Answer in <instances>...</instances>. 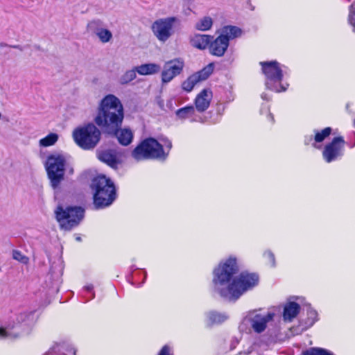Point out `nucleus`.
Masks as SVG:
<instances>
[{"mask_svg": "<svg viewBox=\"0 0 355 355\" xmlns=\"http://www.w3.org/2000/svg\"><path fill=\"white\" fill-rule=\"evenodd\" d=\"M261 98L263 99V100H268L269 98L267 97V95L266 94H263L261 95Z\"/></svg>", "mask_w": 355, "mask_h": 355, "instance_id": "nucleus-38", "label": "nucleus"}, {"mask_svg": "<svg viewBox=\"0 0 355 355\" xmlns=\"http://www.w3.org/2000/svg\"><path fill=\"white\" fill-rule=\"evenodd\" d=\"M264 256L269 260L271 266H275V259L274 254L270 251H267L264 253Z\"/></svg>", "mask_w": 355, "mask_h": 355, "instance_id": "nucleus-35", "label": "nucleus"}, {"mask_svg": "<svg viewBox=\"0 0 355 355\" xmlns=\"http://www.w3.org/2000/svg\"><path fill=\"white\" fill-rule=\"evenodd\" d=\"M58 139V135L55 133H50L45 137L41 139L39 144L41 146L48 147L55 144Z\"/></svg>", "mask_w": 355, "mask_h": 355, "instance_id": "nucleus-28", "label": "nucleus"}, {"mask_svg": "<svg viewBox=\"0 0 355 355\" xmlns=\"http://www.w3.org/2000/svg\"><path fill=\"white\" fill-rule=\"evenodd\" d=\"M69 352L70 354H71L72 355H75V351H73V350H72V349H70V350L69 351Z\"/></svg>", "mask_w": 355, "mask_h": 355, "instance_id": "nucleus-40", "label": "nucleus"}, {"mask_svg": "<svg viewBox=\"0 0 355 355\" xmlns=\"http://www.w3.org/2000/svg\"><path fill=\"white\" fill-rule=\"evenodd\" d=\"M260 64L266 78V88L276 92L286 91L288 85L281 84L283 70L279 67V64L276 61L262 62Z\"/></svg>", "mask_w": 355, "mask_h": 355, "instance_id": "nucleus-9", "label": "nucleus"}, {"mask_svg": "<svg viewBox=\"0 0 355 355\" xmlns=\"http://www.w3.org/2000/svg\"><path fill=\"white\" fill-rule=\"evenodd\" d=\"M241 34V30L236 26H225L221 30L220 35L223 36L227 40L229 43L230 40H232L235 37L240 36Z\"/></svg>", "mask_w": 355, "mask_h": 355, "instance_id": "nucleus-24", "label": "nucleus"}, {"mask_svg": "<svg viewBox=\"0 0 355 355\" xmlns=\"http://www.w3.org/2000/svg\"><path fill=\"white\" fill-rule=\"evenodd\" d=\"M211 37L208 35L196 34L190 39V43L192 46L203 50L210 44Z\"/></svg>", "mask_w": 355, "mask_h": 355, "instance_id": "nucleus-18", "label": "nucleus"}, {"mask_svg": "<svg viewBox=\"0 0 355 355\" xmlns=\"http://www.w3.org/2000/svg\"><path fill=\"white\" fill-rule=\"evenodd\" d=\"M158 355H173L171 353V349L168 345H164L160 352H159Z\"/></svg>", "mask_w": 355, "mask_h": 355, "instance_id": "nucleus-36", "label": "nucleus"}, {"mask_svg": "<svg viewBox=\"0 0 355 355\" xmlns=\"http://www.w3.org/2000/svg\"><path fill=\"white\" fill-rule=\"evenodd\" d=\"M159 144L153 138H148L137 146L132 153V157L137 161L148 159H165L172 147L171 142L168 139Z\"/></svg>", "mask_w": 355, "mask_h": 355, "instance_id": "nucleus-3", "label": "nucleus"}, {"mask_svg": "<svg viewBox=\"0 0 355 355\" xmlns=\"http://www.w3.org/2000/svg\"><path fill=\"white\" fill-rule=\"evenodd\" d=\"M348 20L355 32V2L350 6Z\"/></svg>", "mask_w": 355, "mask_h": 355, "instance_id": "nucleus-33", "label": "nucleus"}, {"mask_svg": "<svg viewBox=\"0 0 355 355\" xmlns=\"http://www.w3.org/2000/svg\"><path fill=\"white\" fill-rule=\"evenodd\" d=\"M89 31L94 33L102 43H107L112 39V32L103 27V22L99 20H92L87 24Z\"/></svg>", "mask_w": 355, "mask_h": 355, "instance_id": "nucleus-14", "label": "nucleus"}, {"mask_svg": "<svg viewBox=\"0 0 355 355\" xmlns=\"http://www.w3.org/2000/svg\"><path fill=\"white\" fill-rule=\"evenodd\" d=\"M98 158L113 168H116L119 161L114 153L111 150H103L98 153Z\"/></svg>", "mask_w": 355, "mask_h": 355, "instance_id": "nucleus-20", "label": "nucleus"}, {"mask_svg": "<svg viewBox=\"0 0 355 355\" xmlns=\"http://www.w3.org/2000/svg\"><path fill=\"white\" fill-rule=\"evenodd\" d=\"M238 271L236 258L230 257L221 261L214 270V291L229 300H236L258 284L259 277L256 274L243 272L234 277Z\"/></svg>", "mask_w": 355, "mask_h": 355, "instance_id": "nucleus-1", "label": "nucleus"}, {"mask_svg": "<svg viewBox=\"0 0 355 355\" xmlns=\"http://www.w3.org/2000/svg\"><path fill=\"white\" fill-rule=\"evenodd\" d=\"M197 83H198V82L197 81L196 76H193L192 74L182 83V87L184 91L190 92Z\"/></svg>", "mask_w": 355, "mask_h": 355, "instance_id": "nucleus-30", "label": "nucleus"}, {"mask_svg": "<svg viewBox=\"0 0 355 355\" xmlns=\"http://www.w3.org/2000/svg\"><path fill=\"white\" fill-rule=\"evenodd\" d=\"M354 127H355V119H354Z\"/></svg>", "mask_w": 355, "mask_h": 355, "instance_id": "nucleus-43", "label": "nucleus"}, {"mask_svg": "<svg viewBox=\"0 0 355 355\" xmlns=\"http://www.w3.org/2000/svg\"><path fill=\"white\" fill-rule=\"evenodd\" d=\"M207 324L211 325L214 324H220L225 322L228 318V315L225 313H219L213 311L207 313Z\"/></svg>", "mask_w": 355, "mask_h": 355, "instance_id": "nucleus-23", "label": "nucleus"}, {"mask_svg": "<svg viewBox=\"0 0 355 355\" xmlns=\"http://www.w3.org/2000/svg\"><path fill=\"white\" fill-rule=\"evenodd\" d=\"M33 319V312L19 313L6 327H0V339L14 340L28 334L31 331Z\"/></svg>", "mask_w": 355, "mask_h": 355, "instance_id": "nucleus-5", "label": "nucleus"}, {"mask_svg": "<svg viewBox=\"0 0 355 355\" xmlns=\"http://www.w3.org/2000/svg\"><path fill=\"white\" fill-rule=\"evenodd\" d=\"M300 305L293 302L287 303L284 309L283 318L284 321L291 322L300 312Z\"/></svg>", "mask_w": 355, "mask_h": 355, "instance_id": "nucleus-19", "label": "nucleus"}, {"mask_svg": "<svg viewBox=\"0 0 355 355\" xmlns=\"http://www.w3.org/2000/svg\"><path fill=\"white\" fill-rule=\"evenodd\" d=\"M304 355H333V354L322 348H311Z\"/></svg>", "mask_w": 355, "mask_h": 355, "instance_id": "nucleus-32", "label": "nucleus"}, {"mask_svg": "<svg viewBox=\"0 0 355 355\" xmlns=\"http://www.w3.org/2000/svg\"><path fill=\"white\" fill-rule=\"evenodd\" d=\"M214 64L212 63L209 64L202 70L197 73H193V76H196V80L198 83L205 80L213 72Z\"/></svg>", "mask_w": 355, "mask_h": 355, "instance_id": "nucleus-25", "label": "nucleus"}, {"mask_svg": "<svg viewBox=\"0 0 355 355\" xmlns=\"http://www.w3.org/2000/svg\"><path fill=\"white\" fill-rule=\"evenodd\" d=\"M123 117V107L121 101L114 95L108 94L101 100L94 121L104 132L116 135L119 142L127 146L131 143L133 134L128 129L119 131Z\"/></svg>", "mask_w": 355, "mask_h": 355, "instance_id": "nucleus-2", "label": "nucleus"}, {"mask_svg": "<svg viewBox=\"0 0 355 355\" xmlns=\"http://www.w3.org/2000/svg\"><path fill=\"white\" fill-rule=\"evenodd\" d=\"M12 258L24 264H27L29 261L28 257L24 255L20 251L17 250L12 251Z\"/></svg>", "mask_w": 355, "mask_h": 355, "instance_id": "nucleus-31", "label": "nucleus"}, {"mask_svg": "<svg viewBox=\"0 0 355 355\" xmlns=\"http://www.w3.org/2000/svg\"><path fill=\"white\" fill-rule=\"evenodd\" d=\"M44 166L53 189H58L64 180L65 171H67L69 174L73 173V168L69 166L67 157L60 153H54L48 156Z\"/></svg>", "mask_w": 355, "mask_h": 355, "instance_id": "nucleus-4", "label": "nucleus"}, {"mask_svg": "<svg viewBox=\"0 0 355 355\" xmlns=\"http://www.w3.org/2000/svg\"><path fill=\"white\" fill-rule=\"evenodd\" d=\"M184 62L181 58H175L164 63L161 77L162 83H168L183 71Z\"/></svg>", "mask_w": 355, "mask_h": 355, "instance_id": "nucleus-12", "label": "nucleus"}, {"mask_svg": "<svg viewBox=\"0 0 355 355\" xmlns=\"http://www.w3.org/2000/svg\"><path fill=\"white\" fill-rule=\"evenodd\" d=\"M93 286L92 284L90 285H87L86 286H85V289L88 291V292H92V290H93Z\"/></svg>", "mask_w": 355, "mask_h": 355, "instance_id": "nucleus-37", "label": "nucleus"}, {"mask_svg": "<svg viewBox=\"0 0 355 355\" xmlns=\"http://www.w3.org/2000/svg\"><path fill=\"white\" fill-rule=\"evenodd\" d=\"M213 25V20L210 17H203L196 24L195 27L197 30L206 31L209 30Z\"/></svg>", "mask_w": 355, "mask_h": 355, "instance_id": "nucleus-26", "label": "nucleus"}, {"mask_svg": "<svg viewBox=\"0 0 355 355\" xmlns=\"http://www.w3.org/2000/svg\"><path fill=\"white\" fill-rule=\"evenodd\" d=\"M94 297V293H92V297H91V299H93Z\"/></svg>", "mask_w": 355, "mask_h": 355, "instance_id": "nucleus-42", "label": "nucleus"}, {"mask_svg": "<svg viewBox=\"0 0 355 355\" xmlns=\"http://www.w3.org/2000/svg\"><path fill=\"white\" fill-rule=\"evenodd\" d=\"M55 218L62 230H71L84 218L85 210L80 207L58 206L54 211Z\"/></svg>", "mask_w": 355, "mask_h": 355, "instance_id": "nucleus-8", "label": "nucleus"}, {"mask_svg": "<svg viewBox=\"0 0 355 355\" xmlns=\"http://www.w3.org/2000/svg\"><path fill=\"white\" fill-rule=\"evenodd\" d=\"M312 137H310V139L308 140V139H305V144H309L311 141H312Z\"/></svg>", "mask_w": 355, "mask_h": 355, "instance_id": "nucleus-39", "label": "nucleus"}, {"mask_svg": "<svg viewBox=\"0 0 355 355\" xmlns=\"http://www.w3.org/2000/svg\"><path fill=\"white\" fill-rule=\"evenodd\" d=\"M136 68L134 69H130L127 71L124 74H123L120 78L119 82L122 85L128 84L136 78Z\"/></svg>", "mask_w": 355, "mask_h": 355, "instance_id": "nucleus-29", "label": "nucleus"}, {"mask_svg": "<svg viewBox=\"0 0 355 355\" xmlns=\"http://www.w3.org/2000/svg\"><path fill=\"white\" fill-rule=\"evenodd\" d=\"M275 317L274 311H264L262 309H253L248 311L240 325L241 330H243V324L249 323L252 330L258 334L264 333L273 322Z\"/></svg>", "mask_w": 355, "mask_h": 355, "instance_id": "nucleus-7", "label": "nucleus"}, {"mask_svg": "<svg viewBox=\"0 0 355 355\" xmlns=\"http://www.w3.org/2000/svg\"><path fill=\"white\" fill-rule=\"evenodd\" d=\"M228 46L227 40L220 35L214 41H211L209 51L212 55L220 57L224 55Z\"/></svg>", "mask_w": 355, "mask_h": 355, "instance_id": "nucleus-17", "label": "nucleus"}, {"mask_svg": "<svg viewBox=\"0 0 355 355\" xmlns=\"http://www.w3.org/2000/svg\"><path fill=\"white\" fill-rule=\"evenodd\" d=\"M160 69V66L155 63H146L136 67L137 72L142 76L156 74Z\"/></svg>", "mask_w": 355, "mask_h": 355, "instance_id": "nucleus-21", "label": "nucleus"}, {"mask_svg": "<svg viewBox=\"0 0 355 355\" xmlns=\"http://www.w3.org/2000/svg\"><path fill=\"white\" fill-rule=\"evenodd\" d=\"M175 21V17H171L158 19L152 24L153 33L159 42H166L173 35Z\"/></svg>", "mask_w": 355, "mask_h": 355, "instance_id": "nucleus-11", "label": "nucleus"}, {"mask_svg": "<svg viewBox=\"0 0 355 355\" xmlns=\"http://www.w3.org/2000/svg\"><path fill=\"white\" fill-rule=\"evenodd\" d=\"M331 132V128L329 127L325 128L321 131L314 130V138L312 146L316 148H320L321 146L318 144L322 142L327 137L330 135Z\"/></svg>", "mask_w": 355, "mask_h": 355, "instance_id": "nucleus-22", "label": "nucleus"}, {"mask_svg": "<svg viewBox=\"0 0 355 355\" xmlns=\"http://www.w3.org/2000/svg\"><path fill=\"white\" fill-rule=\"evenodd\" d=\"M268 117L270 119H271V121L273 120V116L270 114L268 115Z\"/></svg>", "mask_w": 355, "mask_h": 355, "instance_id": "nucleus-41", "label": "nucleus"}, {"mask_svg": "<svg viewBox=\"0 0 355 355\" xmlns=\"http://www.w3.org/2000/svg\"><path fill=\"white\" fill-rule=\"evenodd\" d=\"M198 113L196 109L191 105L178 109L175 112L176 116L180 119H191L193 122H203V118Z\"/></svg>", "mask_w": 355, "mask_h": 355, "instance_id": "nucleus-16", "label": "nucleus"}, {"mask_svg": "<svg viewBox=\"0 0 355 355\" xmlns=\"http://www.w3.org/2000/svg\"><path fill=\"white\" fill-rule=\"evenodd\" d=\"M62 347H56L49 350L45 355H66Z\"/></svg>", "mask_w": 355, "mask_h": 355, "instance_id": "nucleus-34", "label": "nucleus"}, {"mask_svg": "<svg viewBox=\"0 0 355 355\" xmlns=\"http://www.w3.org/2000/svg\"><path fill=\"white\" fill-rule=\"evenodd\" d=\"M212 98V92L209 89H204L196 97L195 108L198 113H202L209 107Z\"/></svg>", "mask_w": 355, "mask_h": 355, "instance_id": "nucleus-15", "label": "nucleus"}, {"mask_svg": "<svg viewBox=\"0 0 355 355\" xmlns=\"http://www.w3.org/2000/svg\"><path fill=\"white\" fill-rule=\"evenodd\" d=\"M92 188L94 191V202L96 208L110 205L116 198L115 187L110 179L104 175L94 178Z\"/></svg>", "mask_w": 355, "mask_h": 355, "instance_id": "nucleus-6", "label": "nucleus"}, {"mask_svg": "<svg viewBox=\"0 0 355 355\" xmlns=\"http://www.w3.org/2000/svg\"><path fill=\"white\" fill-rule=\"evenodd\" d=\"M318 320V313L316 311L310 309L307 311V318L304 322V324L302 327V331L306 330L307 328L313 326Z\"/></svg>", "mask_w": 355, "mask_h": 355, "instance_id": "nucleus-27", "label": "nucleus"}, {"mask_svg": "<svg viewBox=\"0 0 355 355\" xmlns=\"http://www.w3.org/2000/svg\"><path fill=\"white\" fill-rule=\"evenodd\" d=\"M345 141L342 137L334 138L331 142L327 144L322 152L324 160L330 163L342 157L344 151Z\"/></svg>", "mask_w": 355, "mask_h": 355, "instance_id": "nucleus-13", "label": "nucleus"}, {"mask_svg": "<svg viewBox=\"0 0 355 355\" xmlns=\"http://www.w3.org/2000/svg\"><path fill=\"white\" fill-rule=\"evenodd\" d=\"M101 135V131L93 123L76 128L73 132L75 142L85 150L93 149L99 142Z\"/></svg>", "mask_w": 355, "mask_h": 355, "instance_id": "nucleus-10", "label": "nucleus"}]
</instances>
